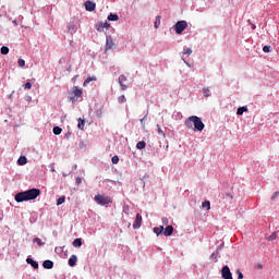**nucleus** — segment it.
I'll return each mask as SVG.
<instances>
[{
	"mask_svg": "<svg viewBox=\"0 0 279 279\" xmlns=\"http://www.w3.org/2000/svg\"><path fill=\"white\" fill-rule=\"evenodd\" d=\"M211 258H217V253H213Z\"/></svg>",
	"mask_w": 279,
	"mask_h": 279,
	"instance_id": "obj_45",
	"label": "nucleus"
},
{
	"mask_svg": "<svg viewBox=\"0 0 279 279\" xmlns=\"http://www.w3.org/2000/svg\"><path fill=\"white\" fill-rule=\"evenodd\" d=\"M72 95H74V97H71L70 101H77V99H75V97H82V95H83L82 88L74 86L72 88Z\"/></svg>",
	"mask_w": 279,
	"mask_h": 279,
	"instance_id": "obj_5",
	"label": "nucleus"
},
{
	"mask_svg": "<svg viewBox=\"0 0 279 279\" xmlns=\"http://www.w3.org/2000/svg\"><path fill=\"white\" fill-rule=\"evenodd\" d=\"M52 132H53V134H56V136H59V134H62V128L54 126Z\"/></svg>",
	"mask_w": 279,
	"mask_h": 279,
	"instance_id": "obj_25",
	"label": "nucleus"
},
{
	"mask_svg": "<svg viewBox=\"0 0 279 279\" xmlns=\"http://www.w3.org/2000/svg\"><path fill=\"white\" fill-rule=\"evenodd\" d=\"M119 104H124L125 101V95H122L118 98Z\"/></svg>",
	"mask_w": 279,
	"mask_h": 279,
	"instance_id": "obj_38",
	"label": "nucleus"
},
{
	"mask_svg": "<svg viewBox=\"0 0 279 279\" xmlns=\"http://www.w3.org/2000/svg\"><path fill=\"white\" fill-rule=\"evenodd\" d=\"M119 20V15H117V14H109L108 15V21H118Z\"/></svg>",
	"mask_w": 279,
	"mask_h": 279,
	"instance_id": "obj_30",
	"label": "nucleus"
},
{
	"mask_svg": "<svg viewBox=\"0 0 279 279\" xmlns=\"http://www.w3.org/2000/svg\"><path fill=\"white\" fill-rule=\"evenodd\" d=\"M24 88H26L27 90H29L32 88V83L27 82L25 85H24Z\"/></svg>",
	"mask_w": 279,
	"mask_h": 279,
	"instance_id": "obj_39",
	"label": "nucleus"
},
{
	"mask_svg": "<svg viewBox=\"0 0 279 279\" xmlns=\"http://www.w3.org/2000/svg\"><path fill=\"white\" fill-rule=\"evenodd\" d=\"M26 263L33 268L38 269V262L34 260L33 258H26Z\"/></svg>",
	"mask_w": 279,
	"mask_h": 279,
	"instance_id": "obj_10",
	"label": "nucleus"
},
{
	"mask_svg": "<svg viewBox=\"0 0 279 279\" xmlns=\"http://www.w3.org/2000/svg\"><path fill=\"white\" fill-rule=\"evenodd\" d=\"M143 223V216L141 214H136L135 221L133 223L134 230H138Z\"/></svg>",
	"mask_w": 279,
	"mask_h": 279,
	"instance_id": "obj_7",
	"label": "nucleus"
},
{
	"mask_svg": "<svg viewBox=\"0 0 279 279\" xmlns=\"http://www.w3.org/2000/svg\"><path fill=\"white\" fill-rule=\"evenodd\" d=\"M112 47H114V41L112 40V37H107L106 49H112Z\"/></svg>",
	"mask_w": 279,
	"mask_h": 279,
	"instance_id": "obj_12",
	"label": "nucleus"
},
{
	"mask_svg": "<svg viewBox=\"0 0 279 279\" xmlns=\"http://www.w3.org/2000/svg\"><path fill=\"white\" fill-rule=\"evenodd\" d=\"M43 267H44V269H53V263L51 260L47 259L43 263Z\"/></svg>",
	"mask_w": 279,
	"mask_h": 279,
	"instance_id": "obj_14",
	"label": "nucleus"
},
{
	"mask_svg": "<svg viewBox=\"0 0 279 279\" xmlns=\"http://www.w3.org/2000/svg\"><path fill=\"white\" fill-rule=\"evenodd\" d=\"M203 95H204V97H210V89L209 88H205L203 90Z\"/></svg>",
	"mask_w": 279,
	"mask_h": 279,
	"instance_id": "obj_32",
	"label": "nucleus"
},
{
	"mask_svg": "<svg viewBox=\"0 0 279 279\" xmlns=\"http://www.w3.org/2000/svg\"><path fill=\"white\" fill-rule=\"evenodd\" d=\"M17 64L23 69V66H25V60L19 59Z\"/></svg>",
	"mask_w": 279,
	"mask_h": 279,
	"instance_id": "obj_37",
	"label": "nucleus"
},
{
	"mask_svg": "<svg viewBox=\"0 0 279 279\" xmlns=\"http://www.w3.org/2000/svg\"><path fill=\"white\" fill-rule=\"evenodd\" d=\"M64 202H66V197L65 196H61L57 199V206H62V204H64Z\"/></svg>",
	"mask_w": 279,
	"mask_h": 279,
	"instance_id": "obj_26",
	"label": "nucleus"
},
{
	"mask_svg": "<svg viewBox=\"0 0 279 279\" xmlns=\"http://www.w3.org/2000/svg\"><path fill=\"white\" fill-rule=\"evenodd\" d=\"M278 239V232H274L271 235L267 238V241H276Z\"/></svg>",
	"mask_w": 279,
	"mask_h": 279,
	"instance_id": "obj_29",
	"label": "nucleus"
},
{
	"mask_svg": "<svg viewBox=\"0 0 279 279\" xmlns=\"http://www.w3.org/2000/svg\"><path fill=\"white\" fill-rule=\"evenodd\" d=\"M157 132H158V134H160L161 136H165V131H162V129L160 128V124H157Z\"/></svg>",
	"mask_w": 279,
	"mask_h": 279,
	"instance_id": "obj_36",
	"label": "nucleus"
},
{
	"mask_svg": "<svg viewBox=\"0 0 279 279\" xmlns=\"http://www.w3.org/2000/svg\"><path fill=\"white\" fill-rule=\"evenodd\" d=\"M238 279H243V272L241 270H236Z\"/></svg>",
	"mask_w": 279,
	"mask_h": 279,
	"instance_id": "obj_41",
	"label": "nucleus"
},
{
	"mask_svg": "<svg viewBox=\"0 0 279 279\" xmlns=\"http://www.w3.org/2000/svg\"><path fill=\"white\" fill-rule=\"evenodd\" d=\"M17 165H20V167H23V165H27V157L21 156V157L17 159Z\"/></svg>",
	"mask_w": 279,
	"mask_h": 279,
	"instance_id": "obj_18",
	"label": "nucleus"
},
{
	"mask_svg": "<svg viewBox=\"0 0 279 279\" xmlns=\"http://www.w3.org/2000/svg\"><path fill=\"white\" fill-rule=\"evenodd\" d=\"M68 136H71V133H69Z\"/></svg>",
	"mask_w": 279,
	"mask_h": 279,
	"instance_id": "obj_46",
	"label": "nucleus"
},
{
	"mask_svg": "<svg viewBox=\"0 0 279 279\" xmlns=\"http://www.w3.org/2000/svg\"><path fill=\"white\" fill-rule=\"evenodd\" d=\"M95 203L99 204L100 206H106L108 204H112V198H110V196H105L101 194H98L94 197Z\"/></svg>",
	"mask_w": 279,
	"mask_h": 279,
	"instance_id": "obj_3",
	"label": "nucleus"
},
{
	"mask_svg": "<svg viewBox=\"0 0 279 279\" xmlns=\"http://www.w3.org/2000/svg\"><path fill=\"white\" fill-rule=\"evenodd\" d=\"M269 51H271V46H264L263 52L264 53H269Z\"/></svg>",
	"mask_w": 279,
	"mask_h": 279,
	"instance_id": "obj_34",
	"label": "nucleus"
},
{
	"mask_svg": "<svg viewBox=\"0 0 279 279\" xmlns=\"http://www.w3.org/2000/svg\"><path fill=\"white\" fill-rule=\"evenodd\" d=\"M243 112H247V107H240V108H238L236 114L239 117H241V114H243Z\"/></svg>",
	"mask_w": 279,
	"mask_h": 279,
	"instance_id": "obj_24",
	"label": "nucleus"
},
{
	"mask_svg": "<svg viewBox=\"0 0 279 279\" xmlns=\"http://www.w3.org/2000/svg\"><path fill=\"white\" fill-rule=\"evenodd\" d=\"M40 195V190L38 189H31L28 191L19 192L14 199L17 202V204H21L22 202H32V199H36Z\"/></svg>",
	"mask_w": 279,
	"mask_h": 279,
	"instance_id": "obj_1",
	"label": "nucleus"
},
{
	"mask_svg": "<svg viewBox=\"0 0 279 279\" xmlns=\"http://www.w3.org/2000/svg\"><path fill=\"white\" fill-rule=\"evenodd\" d=\"M111 162H112L113 165H119V156H113V157L111 158Z\"/></svg>",
	"mask_w": 279,
	"mask_h": 279,
	"instance_id": "obj_33",
	"label": "nucleus"
},
{
	"mask_svg": "<svg viewBox=\"0 0 279 279\" xmlns=\"http://www.w3.org/2000/svg\"><path fill=\"white\" fill-rule=\"evenodd\" d=\"M161 221H162L163 226L169 225V219L168 218H162Z\"/></svg>",
	"mask_w": 279,
	"mask_h": 279,
	"instance_id": "obj_40",
	"label": "nucleus"
},
{
	"mask_svg": "<svg viewBox=\"0 0 279 279\" xmlns=\"http://www.w3.org/2000/svg\"><path fill=\"white\" fill-rule=\"evenodd\" d=\"M162 16L157 15L155 19V29H158V27H160V21H161Z\"/></svg>",
	"mask_w": 279,
	"mask_h": 279,
	"instance_id": "obj_22",
	"label": "nucleus"
},
{
	"mask_svg": "<svg viewBox=\"0 0 279 279\" xmlns=\"http://www.w3.org/2000/svg\"><path fill=\"white\" fill-rule=\"evenodd\" d=\"M276 197H279V192H276L272 196H271V201H276Z\"/></svg>",
	"mask_w": 279,
	"mask_h": 279,
	"instance_id": "obj_42",
	"label": "nucleus"
},
{
	"mask_svg": "<svg viewBox=\"0 0 279 279\" xmlns=\"http://www.w3.org/2000/svg\"><path fill=\"white\" fill-rule=\"evenodd\" d=\"M33 243H37V245H39V247L44 245L43 240H40V238H35L33 240Z\"/></svg>",
	"mask_w": 279,
	"mask_h": 279,
	"instance_id": "obj_31",
	"label": "nucleus"
},
{
	"mask_svg": "<svg viewBox=\"0 0 279 279\" xmlns=\"http://www.w3.org/2000/svg\"><path fill=\"white\" fill-rule=\"evenodd\" d=\"M125 82H128V76L125 75H120L119 76V84L121 86V90H128V85H124Z\"/></svg>",
	"mask_w": 279,
	"mask_h": 279,
	"instance_id": "obj_8",
	"label": "nucleus"
},
{
	"mask_svg": "<svg viewBox=\"0 0 279 279\" xmlns=\"http://www.w3.org/2000/svg\"><path fill=\"white\" fill-rule=\"evenodd\" d=\"M69 32H71V34H75L77 32V26L75 24L70 25Z\"/></svg>",
	"mask_w": 279,
	"mask_h": 279,
	"instance_id": "obj_28",
	"label": "nucleus"
},
{
	"mask_svg": "<svg viewBox=\"0 0 279 279\" xmlns=\"http://www.w3.org/2000/svg\"><path fill=\"white\" fill-rule=\"evenodd\" d=\"M77 265V256L76 255H71L69 259V266L70 267H75Z\"/></svg>",
	"mask_w": 279,
	"mask_h": 279,
	"instance_id": "obj_11",
	"label": "nucleus"
},
{
	"mask_svg": "<svg viewBox=\"0 0 279 279\" xmlns=\"http://www.w3.org/2000/svg\"><path fill=\"white\" fill-rule=\"evenodd\" d=\"M1 53L2 56H8L10 53V48H8V46H2Z\"/></svg>",
	"mask_w": 279,
	"mask_h": 279,
	"instance_id": "obj_23",
	"label": "nucleus"
},
{
	"mask_svg": "<svg viewBox=\"0 0 279 279\" xmlns=\"http://www.w3.org/2000/svg\"><path fill=\"white\" fill-rule=\"evenodd\" d=\"M186 27H189V23H186V21H179L174 25V29H175L177 34H182V32H184V29H186Z\"/></svg>",
	"mask_w": 279,
	"mask_h": 279,
	"instance_id": "obj_4",
	"label": "nucleus"
},
{
	"mask_svg": "<svg viewBox=\"0 0 279 279\" xmlns=\"http://www.w3.org/2000/svg\"><path fill=\"white\" fill-rule=\"evenodd\" d=\"M108 27H110V24H108V22H106V23H100V24L98 25L97 31H98V32H104V29H108Z\"/></svg>",
	"mask_w": 279,
	"mask_h": 279,
	"instance_id": "obj_17",
	"label": "nucleus"
},
{
	"mask_svg": "<svg viewBox=\"0 0 279 279\" xmlns=\"http://www.w3.org/2000/svg\"><path fill=\"white\" fill-rule=\"evenodd\" d=\"M186 53L191 56V53H193V50L191 48H186L183 50V56H186Z\"/></svg>",
	"mask_w": 279,
	"mask_h": 279,
	"instance_id": "obj_35",
	"label": "nucleus"
},
{
	"mask_svg": "<svg viewBox=\"0 0 279 279\" xmlns=\"http://www.w3.org/2000/svg\"><path fill=\"white\" fill-rule=\"evenodd\" d=\"M221 276L223 279H232V272H230V267L223 266L221 270Z\"/></svg>",
	"mask_w": 279,
	"mask_h": 279,
	"instance_id": "obj_6",
	"label": "nucleus"
},
{
	"mask_svg": "<svg viewBox=\"0 0 279 279\" xmlns=\"http://www.w3.org/2000/svg\"><path fill=\"white\" fill-rule=\"evenodd\" d=\"M185 125L189 130H194L195 132H202L206 125L202 122V119L197 116L189 117L185 120Z\"/></svg>",
	"mask_w": 279,
	"mask_h": 279,
	"instance_id": "obj_2",
	"label": "nucleus"
},
{
	"mask_svg": "<svg viewBox=\"0 0 279 279\" xmlns=\"http://www.w3.org/2000/svg\"><path fill=\"white\" fill-rule=\"evenodd\" d=\"M154 232H155V234H157V236H160V234H162V232H165V227L163 226L155 227Z\"/></svg>",
	"mask_w": 279,
	"mask_h": 279,
	"instance_id": "obj_15",
	"label": "nucleus"
},
{
	"mask_svg": "<svg viewBox=\"0 0 279 279\" xmlns=\"http://www.w3.org/2000/svg\"><path fill=\"white\" fill-rule=\"evenodd\" d=\"M145 147H147V143H145V141H141L136 144L137 149H145Z\"/></svg>",
	"mask_w": 279,
	"mask_h": 279,
	"instance_id": "obj_20",
	"label": "nucleus"
},
{
	"mask_svg": "<svg viewBox=\"0 0 279 279\" xmlns=\"http://www.w3.org/2000/svg\"><path fill=\"white\" fill-rule=\"evenodd\" d=\"M72 245L74 247H82V239L77 238L73 241Z\"/></svg>",
	"mask_w": 279,
	"mask_h": 279,
	"instance_id": "obj_21",
	"label": "nucleus"
},
{
	"mask_svg": "<svg viewBox=\"0 0 279 279\" xmlns=\"http://www.w3.org/2000/svg\"><path fill=\"white\" fill-rule=\"evenodd\" d=\"M95 8H97V4L93 1H86L85 2V10H87V12H95Z\"/></svg>",
	"mask_w": 279,
	"mask_h": 279,
	"instance_id": "obj_9",
	"label": "nucleus"
},
{
	"mask_svg": "<svg viewBox=\"0 0 279 279\" xmlns=\"http://www.w3.org/2000/svg\"><path fill=\"white\" fill-rule=\"evenodd\" d=\"M202 208H206V210H210V202L205 201L202 203Z\"/></svg>",
	"mask_w": 279,
	"mask_h": 279,
	"instance_id": "obj_27",
	"label": "nucleus"
},
{
	"mask_svg": "<svg viewBox=\"0 0 279 279\" xmlns=\"http://www.w3.org/2000/svg\"><path fill=\"white\" fill-rule=\"evenodd\" d=\"M90 82H97V76H89V77H87L84 81L83 86H88V84H90Z\"/></svg>",
	"mask_w": 279,
	"mask_h": 279,
	"instance_id": "obj_16",
	"label": "nucleus"
},
{
	"mask_svg": "<svg viewBox=\"0 0 279 279\" xmlns=\"http://www.w3.org/2000/svg\"><path fill=\"white\" fill-rule=\"evenodd\" d=\"M225 199H232V194H230V193L226 194Z\"/></svg>",
	"mask_w": 279,
	"mask_h": 279,
	"instance_id": "obj_43",
	"label": "nucleus"
},
{
	"mask_svg": "<svg viewBox=\"0 0 279 279\" xmlns=\"http://www.w3.org/2000/svg\"><path fill=\"white\" fill-rule=\"evenodd\" d=\"M75 182H76V184H82V178L77 177V178L75 179Z\"/></svg>",
	"mask_w": 279,
	"mask_h": 279,
	"instance_id": "obj_44",
	"label": "nucleus"
},
{
	"mask_svg": "<svg viewBox=\"0 0 279 279\" xmlns=\"http://www.w3.org/2000/svg\"><path fill=\"white\" fill-rule=\"evenodd\" d=\"M163 234L165 236H171V234H173V226L166 227Z\"/></svg>",
	"mask_w": 279,
	"mask_h": 279,
	"instance_id": "obj_13",
	"label": "nucleus"
},
{
	"mask_svg": "<svg viewBox=\"0 0 279 279\" xmlns=\"http://www.w3.org/2000/svg\"><path fill=\"white\" fill-rule=\"evenodd\" d=\"M77 121H78V124H77L78 130H84V126L86 125V120L78 118Z\"/></svg>",
	"mask_w": 279,
	"mask_h": 279,
	"instance_id": "obj_19",
	"label": "nucleus"
}]
</instances>
